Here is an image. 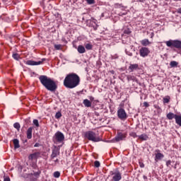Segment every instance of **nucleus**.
Returning a JSON list of instances; mask_svg holds the SVG:
<instances>
[{"mask_svg": "<svg viewBox=\"0 0 181 181\" xmlns=\"http://www.w3.org/2000/svg\"><path fill=\"white\" fill-rule=\"evenodd\" d=\"M80 84V76L75 73L68 74L64 80V86L66 88H76Z\"/></svg>", "mask_w": 181, "mask_h": 181, "instance_id": "1", "label": "nucleus"}, {"mask_svg": "<svg viewBox=\"0 0 181 181\" xmlns=\"http://www.w3.org/2000/svg\"><path fill=\"white\" fill-rule=\"evenodd\" d=\"M39 80L42 86L48 90V91L54 92L57 90V85L54 81L47 77V76L41 75L39 77Z\"/></svg>", "mask_w": 181, "mask_h": 181, "instance_id": "2", "label": "nucleus"}, {"mask_svg": "<svg viewBox=\"0 0 181 181\" xmlns=\"http://www.w3.org/2000/svg\"><path fill=\"white\" fill-rule=\"evenodd\" d=\"M85 137L88 139V141H92V142H100L101 141V138L100 136H97L95 132L93 131H88L85 133Z\"/></svg>", "mask_w": 181, "mask_h": 181, "instance_id": "3", "label": "nucleus"}, {"mask_svg": "<svg viewBox=\"0 0 181 181\" xmlns=\"http://www.w3.org/2000/svg\"><path fill=\"white\" fill-rule=\"evenodd\" d=\"M165 45L168 47H170L171 49L175 47V49H181V41L179 40H170L166 41Z\"/></svg>", "mask_w": 181, "mask_h": 181, "instance_id": "4", "label": "nucleus"}, {"mask_svg": "<svg viewBox=\"0 0 181 181\" xmlns=\"http://www.w3.org/2000/svg\"><path fill=\"white\" fill-rule=\"evenodd\" d=\"M64 141V134L61 132H57L54 136V142H58V144H62Z\"/></svg>", "mask_w": 181, "mask_h": 181, "instance_id": "5", "label": "nucleus"}, {"mask_svg": "<svg viewBox=\"0 0 181 181\" xmlns=\"http://www.w3.org/2000/svg\"><path fill=\"white\" fill-rule=\"evenodd\" d=\"M110 175L112 177L113 181H119L122 179V176L121 175V173L118 169H116L115 171L110 172Z\"/></svg>", "mask_w": 181, "mask_h": 181, "instance_id": "6", "label": "nucleus"}, {"mask_svg": "<svg viewBox=\"0 0 181 181\" xmlns=\"http://www.w3.org/2000/svg\"><path fill=\"white\" fill-rule=\"evenodd\" d=\"M117 117L119 119L124 121L128 118V115H127V112H125L124 109L120 107L117 110Z\"/></svg>", "mask_w": 181, "mask_h": 181, "instance_id": "7", "label": "nucleus"}, {"mask_svg": "<svg viewBox=\"0 0 181 181\" xmlns=\"http://www.w3.org/2000/svg\"><path fill=\"white\" fill-rule=\"evenodd\" d=\"M140 56L141 57H146L149 53H151V51H149V48L143 47L139 50Z\"/></svg>", "mask_w": 181, "mask_h": 181, "instance_id": "8", "label": "nucleus"}, {"mask_svg": "<svg viewBox=\"0 0 181 181\" xmlns=\"http://www.w3.org/2000/svg\"><path fill=\"white\" fill-rule=\"evenodd\" d=\"M43 62H46L45 58H43V59H42L41 61H38V62L28 60V61H27L26 64H28V66H39V64H42L43 63Z\"/></svg>", "mask_w": 181, "mask_h": 181, "instance_id": "9", "label": "nucleus"}, {"mask_svg": "<svg viewBox=\"0 0 181 181\" xmlns=\"http://www.w3.org/2000/svg\"><path fill=\"white\" fill-rule=\"evenodd\" d=\"M125 139V134L119 132L117 133V136L113 139V142H119V141H124Z\"/></svg>", "mask_w": 181, "mask_h": 181, "instance_id": "10", "label": "nucleus"}, {"mask_svg": "<svg viewBox=\"0 0 181 181\" xmlns=\"http://www.w3.org/2000/svg\"><path fill=\"white\" fill-rule=\"evenodd\" d=\"M40 158V152H35L34 153H31L28 156L29 160H33V159H37Z\"/></svg>", "mask_w": 181, "mask_h": 181, "instance_id": "11", "label": "nucleus"}, {"mask_svg": "<svg viewBox=\"0 0 181 181\" xmlns=\"http://www.w3.org/2000/svg\"><path fill=\"white\" fill-rule=\"evenodd\" d=\"M139 69V65H138V64H130L129 66V70L130 71V73H132L134 70H138Z\"/></svg>", "mask_w": 181, "mask_h": 181, "instance_id": "12", "label": "nucleus"}, {"mask_svg": "<svg viewBox=\"0 0 181 181\" xmlns=\"http://www.w3.org/2000/svg\"><path fill=\"white\" fill-rule=\"evenodd\" d=\"M163 158H165V156L162 153H157L155 156V161L161 160Z\"/></svg>", "mask_w": 181, "mask_h": 181, "instance_id": "13", "label": "nucleus"}, {"mask_svg": "<svg viewBox=\"0 0 181 181\" xmlns=\"http://www.w3.org/2000/svg\"><path fill=\"white\" fill-rule=\"evenodd\" d=\"M77 51L81 54L86 53V47L83 45H78L77 47Z\"/></svg>", "mask_w": 181, "mask_h": 181, "instance_id": "14", "label": "nucleus"}, {"mask_svg": "<svg viewBox=\"0 0 181 181\" xmlns=\"http://www.w3.org/2000/svg\"><path fill=\"white\" fill-rule=\"evenodd\" d=\"M13 144L14 145V149H18V148H21V145H19V140L18 139H14L13 140Z\"/></svg>", "mask_w": 181, "mask_h": 181, "instance_id": "15", "label": "nucleus"}, {"mask_svg": "<svg viewBox=\"0 0 181 181\" xmlns=\"http://www.w3.org/2000/svg\"><path fill=\"white\" fill-rule=\"evenodd\" d=\"M166 117L168 119H173V118L176 119V117H177V115L174 114L173 112H169L168 114H167Z\"/></svg>", "mask_w": 181, "mask_h": 181, "instance_id": "16", "label": "nucleus"}, {"mask_svg": "<svg viewBox=\"0 0 181 181\" xmlns=\"http://www.w3.org/2000/svg\"><path fill=\"white\" fill-rule=\"evenodd\" d=\"M32 131H33V127H29L27 130V138L28 139H32Z\"/></svg>", "mask_w": 181, "mask_h": 181, "instance_id": "17", "label": "nucleus"}, {"mask_svg": "<svg viewBox=\"0 0 181 181\" xmlns=\"http://www.w3.org/2000/svg\"><path fill=\"white\" fill-rule=\"evenodd\" d=\"M127 80L128 81H135L136 83H138V79L136 78V77L134 76H131V75L127 76Z\"/></svg>", "mask_w": 181, "mask_h": 181, "instance_id": "18", "label": "nucleus"}, {"mask_svg": "<svg viewBox=\"0 0 181 181\" xmlns=\"http://www.w3.org/2000/svg\"><path fill=\"white\" fill-rule=\"evenodd\" d=\"M141 44L142 46H149V45H151V42H149V40L148 39H144L141 41Z\"/></svg>", "mask_w": 181, "mask_h": 181, "instance_id": "19", "label": "nucleus"}, {"mask_svg": "<svg viewBox=\"0 0 181 181\" xmlns=\"http://www.w3.org/2000/svg\"><path fill=\"white\" fill-rule=\"evenodd\" d=\"M83 105H85V107H91V103L88 99L83 100Z\"/></svg>", "mask_w": 181, "mask_h": 181, "instance_id": "20", "label": "nucleus"}, {"mask_svg": "<svg viewBox=\"0 0 181 181\" xmlns=\"http://www.w3.org/2000/svg\"><path fill=\"white\" fill-rule=\"evenodd\" d=\"M175 122L179 127H181V115L176 116Z\"/></svg>", "mask_w": 181, "mask_h": 181, "instance_id": "21", "label": "nucleus"}, {"mask_svg": "<svg viewBox=\"0 0 181 181\" xmlns=\"http://www.w3.org/2000/svg\"><path fill=\"white\" fill-rule=\"evenodd\" d=\"M57 155H59L57 150H53L51 154L52 159H54V158H56Z\"/></svg>", "mask_w": 181, "mask_h": 181, "instance_id": "22", "label": "nucleus"}, {"mask_svg": "<svg viewBox=\"0 0 181 181\" xmlns=\"http://www.w3.org/2000/svg\"><path fill=\"white\" fill-rule=\"evenodd\" d=\"M40 173H42V171H40V170H37V172L33 171V176H35V177H39V176H40Z\"/></svg>", "mask_w": 181, "mask_h": 181, "instance_id": "23", "label": "nucleus"}, {"mask_svg": "<svg viewBox=\"0 0 181 181\" xmlns=\"http://www.w3.org/2000/svg\"><path fill=\"white\" fill-rule=\"evenodd\" d=\"M12 57L15 60H19L21 59V56L18 53L13 54Z\"/></svg>", "mask_w": 181, "mask_h": 181, "instance_id": "24", "label": "nucleus"}, {"mask_svg": "<svg viewBox=\"0 0 181 181\" xmlns=\"http://www.w3.org/2000/svg\"><path fill=\"white\" fill-rule=\"evenodd\" d=\"M178 63L176 61H172L170 63V67H177V66Z\"/></svg>", "mask_w": 181, "mask_h": 181, "instance_id": "25", "label": "nucleus"}, {"mask_svg": "<svg viewBox=\"0 0 181 181\" xmlns=\"http://www.w3.org/2000/svg\"><path fill=\"white\" fill-rule=\"evenodd\" d=\"M139 139L143 141H146L148 139V136L146 134H141L139 136Z\"/></svg>", "mask_w": 181, "mask_h": 181, "instance_id": "26", "label": "nucleus"}, {"mask_svg": "<svg viewBox=\"0 0 181 181\" xmlns=\"http://www.w3.org/2000/svg\"><path fill=\"white\" fill-rule=\"evenodd\" d=\"M31 168L33 169H34L35 170H39V167H37V165L35 163H33L31 164Z\"/></svg>", "mask_w": 181, "mask_h": 181, "instance_id": "27", "label": "nucleus"}, {"mask_svg": "<svg viewBox=\"0 0 181 181\" xmlns=\"http://www.w3.org/2000/svg\"><path fill=\"white\" fill-rule=\"evenodd\" d=\"M85 47L87 50H91V49H93V45L91 44L88 43L85 45Z\"/></svg>", "mask_w": 181, "mask_h": 181, "instance_id": "28", "label": "nucleus"}, {"mask_svg": "<svg viewBox=\"0 0 181 181\" xmlns=\"http://www.w3.org/2000/svg\"><path fill=\"white\" fill-rule=\"evenodd\" d=\"M169 101H170V98L168 96V98H163V103L168 104Z\"/></svg>", "mask_w": 181, "mask_h": 181, "instance_id": "29", "label": "nucleus"}, {"mask_svg": "<svg viewBox=\"0 0 181 181\" xmlns=\"http://www.w3.org/2000/svg\"><path fill=\"white\" fill-rule=\"evenodd\" d=\"M14 128H16V129H18V131H19V129H21V124L18 122L15 123L13 124Z\"/></svg>", "mask_w": 181, "mask_h": 181, "instance_id": "30", "label": "nucleus"}, {"mask_svg": "<svg viewBox=\"0 0 181 181\" xmlns=\"http://www.w3.org/2000/svg\"><path fill=\"white\" fill-rule=\"evenodd\" d=\"M55 118L57 119H59V118H62V112H57L56 115H55Z\"/></svg>", "mask_w": 181, "mask_h": 181, "instance_id": "31", "label": "nucleus"}, {"mask_svg": "<svg viewBox=\"0 0 181 181\" xmlns=\"http://www.w3.org/2000/svg\"><path fill=\"white\" fill-rule=\"evenodd\" d=\"M33 122L35 127H39V120L35 119Z\"/></svg>", "mask_w": 181, "mask_h": 181, "instance_id": "32", "label": "nucleus"}, {"mask_svg": "<svg viewBox=\"0 0 181 181\" xmlns=\"http://www.w3.org/2000/svg\"><path fill=\"white\" fill-rule=\"evenodd\" d=\"M54 177H60V172L56 171L54 173Z\"/></svg>", "mask_w": 181, "mask_h": 181, "instance_id": "33", "label": "nucleus"}, {"mask_svg": "<svg viewBox=\"0 0 181 181\" xmlns=\"http://www.w3.org/2000/svg\"><path fill=\"white\" fill-rule=\"evenodd\" d=\"M94 165H95V168H100V161L98 160H95V163H94Z\"/></svg>", "mask_w": 181, "mask_h": 181, "instance_id": "34", "label": "nucleus"}, {"mask_svg": "<svg viewBox=\"0 0 181 181\" xmlns=\"http://www.w3.org/2000/svg\"><path fill=\"white\" fill-rule=\"evenodd\" d=\"M54 48L56 49V50H60V49H62V45H55Z\"/></svg>", "mask_w": 181, "mask_h": 181, "instance_id": "35", "label": "nucleus"}, {"mask_svg": "<svg viewBox=\"0 0 181 181\" xmlns=\"http://www.w3.org/2000/svg\"><path fill=\"white\" fill-rule=\"evenodd\" d=\"M124 33H125L126 35H129L131 34V30H129V28H127L124 30Z\"/></svg>", "mask_w": 181, "mask_h": 181, "instance_id": "36", "label": "nucleus"}, {"mask_svg": "<svg viewBox=\"0 0 181 181\" xmlns=\"http://www.w3.org/2000/svg\"><path fill=\"white\" fill-rule=\"evenodd\" d=\"M95 1L94 0H87V3L89 4V5H93V4H95Z\"/></svg>", "mask_w": 181, "mask_h": 181, "instance_id": "37", "label": "nucleus"}, {"mask_svg": "<svg viewBox=\"0 0 181 181\" xmlns=\"http://www.w3.org/2000/svg\"><path fill=\"white\" fill-rule=\"evenodd\" d=\"M131 136H133V138H136L138 136L136 135V133L135 132H132L130 134Z\"/></svg>", "mask_w": 181, "mask_h": 181, "instance_id": "38", "label": "nucleus"}, {"mask_svg": "<svg viewBox=\"0 0 181 181\" xmlns=\"http://www.w3.org/2000/svg\"><path fill=\"white\" fill-rule=\"evenodd\" d=\"M144 107H146V108H148V107H149V103H148V102H144L143 103Z\"/></svg>", "mask_w": 181, "mask_h": 181, "instance_id": "39", "label": "nucleus"}, {"mask_svg": "<svg viewBox=\"0 0 181 181\" xmlns=\"http://www.w3.org/2000/svg\"><path fill=\"white\" fill-rule=\"evenodd\" d=\"M170 163H172V161L170 160H168L167 162H166V166H170Z\"/></svg>", "mask_w": 181, "mask_h": 181, "instance_id": "40", "label": "nucleus"}, {"mask_svg": "<svg viewBox=\"0 0 181 181\" xmlns=\"http://www.w3.org/2000/svg\"><path fill=\"white\" fill-rule=\"evenodd\" d=\"M4 181H11V178L9 177H4Z\"/></svg>", "mask_w": 181, "mask_h": 181, "instance_id": "41", "label": "nucleus"}, {"mask_svg": "<svg viewBox=\"0 0 181 181\" xmlns=\"http://www.w3.org/2000/svg\"><path fill=\"white\" fill-rule=\"evenodd\" d=\"M38 146H40V144H39V143H36V144L34 145V147H35V148H38Z\"/></svg>", "mask_w": 181, "mask_h": 181, "instance_id": "42", "label": "nucleus"}, {"mask_svg": "<svg viewBox=\"0 0 181 181\" xmlns=\"http://www.w3.org/2000/svg\"><path fill=\"white\" fill-rule=\"evenodd\" d=\"M140 165V168H145V164H144L143 163H139Z\"/></svg>", "mask_w": 181, "mask_h": 181, "instance_id": "43", "label": "nucleus"}, {"mask_svg": "<svg viewBox=\"0 0 181 181\" xmlns=\"http://www.w3.org/2000/svg\"><path fill=\"white\" fill-rule=\"evenodd\" d=\"M126 54H128V56H132V53L128 51H126Z\"/></svg>", "mask_w": 181, "mask_h": 181, "instance_id": "44", "label": "nucleus"}, {"mask_svg": "<svg viewBox=\"0 0 181 181\" xmlns=\"http://www.w3.org/2000/svg\"><path fill=\"white\" fill-rule=\"evenodd\" d=\"M115 6L118 7V6H122V4H115Z\"/></svg>", "mask_w": 181, "mask_h": 181, "instance_id": "45", "label": "nucleus"}, {"mask_svg": "<svg viewBox=\"0 0 181 181\" xmlns=\"http://www.w3.org/2000/svg\"><path fill=\"white\" fill-rule=\"evenodd\" d=\"M177 13H181V8H178L177 10Z\"/></svg>", "mask_w": 181, "mask_h": 181, "instance_id": "46", "label": "nucleus"}, {"mask_svg": "<svg viewBox=\"0 0 181 181\" xmlns=\"http://www.w3.org/2000/svg\"><path fill=\"white\" fill-rule=\"evenodd\" d=\"M111 74H115V71L114 70L110 71Z\"/></svg>", "mask_w": 181, "mask_h": 181, "instance_id": "47", "label": "nucleus"}, {"mask_svg": "<svg viewBox=\"0 0 181 181\" xmlns=\"http://www.w3.org/2000/svg\"><path fill=\"white\" fill-rule=\"evenodd\" d=\"M143 178H144V180H146V179H148V177H146V175H144V176H143Z\"/></svg>", "mask_w": 181, "mask_h": 181, "instance_id": "48", "label": "nucleus"}, {"mask_svg": "<svg viewBox=\"0 0 181 181\" xmlns=\"http://www.w3.org/2000/svg\"><path fill=\"white\" fill-rule=\"evenodd\" d=\"M26 142H28V139H25V140L23 141V144H26Z\"/></svg>", "mask_w": 181, "mask_h": 181, "instance_id": "49", "label": "nucleus"}, {"mask_svg": "<svg viewBox=\"0 0 181 181\" xmlns=\"http://www.w3.org/2000/svg\"><path fill=\"white\" fill-rule=\"evenodd\" d=\"M33 74H35V73L33 72L32 74H31V77H33Z\"/></svg>", "mask_w": 181, "mask_h": 181, "instance_id": "50", "label": "nucleus"}, {"mask_svg": "<svg viewBox=\"0 0 181 181\" xmlns=\"http://www.w3.org/2000/svg\"><path fill=\"white\" fill-rule=\"evenodd\" d=\"M54 162H57V163H59V159H58V158H57V159L54 160Z\"/></svg>", "mask_w": 181, "mask_h": 181, "instance_id": "51", "label": "nucleus"}, {"mask_svg": "<svg viewBox=\"0 0 181 181\" xmlns=\"http://www.w3.org/2000/svg\"><path fill=\"white\" fill-rule=\"evenodd\" d=\"M156 152H160V151L157 149V150H156Z\"/></svg>", "mask_w": 181, "mask_h": 181, "instance_id": "52", "label": "nucleus"}, {"mask_svg": "<svg viewBox=\"0 0 181 181\" xmlns=\"http://www.w3.org/2000/svg\"><path fill=\"white\" fill-rule=\"evenodd\" d=\"M30 175H31V176H33V173H31Z\"/></svg>", "mask_w": 181, "mask_h": 181, "instance_id": "53", "label": "nucleus"}, {"mask_svg": "<svg viewBox=\"0 0 181 181\" xmlns=\"http://www.w3.org/2000/svg\"><path fill=\"white\" fill-rule=\"evenodd\" d=\"M75 49H77V47H75Z\"/></svg>", "mask_w": 181, "mask_h": 181, "instance_id": "54", "label": "nucleus"}]
</instances>
